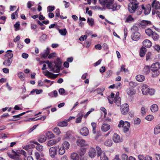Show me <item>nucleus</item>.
I'll return each instance as SVG.
<instances>
[{"instance_id":"obj_40","label":"nucleus","mask_w":160,"mask_h":160,"mask_svg":"<svg viewBox=\"0 0 160 160\" xmlns=\"http://www.w3.org/2000/svg\"><path fill=\"white\" fill-rule=\"evenodd\" d=\"M141 160H152V157L149 156H147L145 157L141 155Z\"/></svg>"},{"instance_id":"obj_41","label":"nucleus","mask_w":160,"mask_h":160,"mask_svg":"<svg viewBox=\"0 0 160 160\" xmlns=\"http://www.w3.org/2000/svg\"><path fill=\"white\" fill-rule=\"evenodd\" d=\"M65 152V149L62 146H61L59 148L58 154L60 155H63Z\"/></svg>"},{"instance_id":"obj_13","label":"nucleus","mask_w":160,"mask_h":160,"mask_svg":"<svg viewBox=\"0 0 160 160\" xmlns=\"http://www.w3.org/2000/svg\"><path fill=\"white\" fill-rule=\"evenodd\" d=\"M60 140V138H58L57 139H53L49 140L48 142L47 143V145L48 146H51L53 145L56 144L58 142H59Z\"/></svg>"},{"instance_id":"obj_56","label":"nucleus","mask_w":160,"mask_h":160,"mask_svg":"<svg viewBox=\"0 0 160 160\" xmlns=\"http://www.w3.org/2000/svg\"><path fill=\"white\" fill-rule=\"evenodd\" d=\"M155 90V89L152 88H149V90L148 91V94L151 95H153L154 94Z\"/></svg>"},{"instance_id":"obj_43","label":"nucleus","mask_w":160,"mask_h":160,"mask_svg":"<svg viewBox=\"0 0 160 160\" xmlns=\"http://www.w3.org/2000/svg\"><path fill=\"white\" fill-rule=\"evenodd\" d=\"M87 22L88 24L91 26H92L94 24V20L92 18L90 19L89 18H88Z\"/></svg>"},{"instance_id":"obj_63","label":"nucleus","mask_w":160,"mask_h":160,"mask_svg":"<svg viewBox=\"0 0 160 160\" xmlns=\"http://www.w3.org/2000/svg\"><path fill=\"white\" fill-rule=\"evenodd\" d=\"M122 160H128V157L125 154H123L122 156Z\"/></svg>"},{"instance_id":"obj_42","label":"nucleus","mask_w":160,"mask_h":160,"mask_svg":"<svg viewBox=\"0 0 160 160\" xmlns=\"http://www.w3.org/2000/svg\"><path fill=\"white\" fill-rule=\"evenodd\" d=\"M153 32L150 28L147 29L145 30L146 33L148 36H149L151 35Z\"/></svg>"},{"instance_id":"obj_23","label":"nucleus","mask_w":160,"mask_h":160,"mask_svg":"<svg viewBox=\"0 0 160 160\" xmlns=\"http://www.w3.org/2000/svg\"><path fill=\"white\" fill-rule=\"evenodd\" d=\"M49 53V49L48 48H47V49L45 50V52L41 54V56L42 58H45Z\"/></svg>"},{"instance_id":"obj_26","label":"nucleus","mask_w":160,"mask_h":160,"mask_svg":"<svg viewBox=\"0 0 160 160\" xmlns=\"http://www.w3.org/2000/svg\"><path fill=\"white\" fill-rule=\"evenodd\" d=\"M10 52L7 53L5 55V57L7 58L8 59L12 60V59L13 56V54L12 53V51L11 50H9L7 51V52Z\"/></svg>"},{"instance_id":"obj_51","label":"nucleus","mask_w":160,"mask_h":160,"mask_svg":"<svg viewBox=\"0 0 160 160\" xmlns=\"http://www.w3.org/2000/svg\"><path fill=\"white\" fill-rule=\"evenodd\" d=\"M91 125L92 127V132L94 134L96 133V124L95 122H92L91 123Z\"/></svg>"},{"instance_id":"obj_18","label":"nucleus","mask_w":160,"mask_h":160,"mask_svg":"<svg viewBox=\"0 0 160 160\" xmlns=\"http://www.w3.org/2000/svg\"><path fill=\"white\" fill-rule=\"evenodd\" d=\"M80 133L82 135L86 136L88 135L89 131L87 128L84 127L81 129Z\"/></svg>"},{"instance_id":"obj_39","label":"nucleus","mask_w":160,"mask_h":160,"mask_svg":"<svg viewBox=\"0 0 160 160\" xmlns=\"http://www.w3.org/2000/svg\"><path fill=\"white\" fill-rule=\"evenodd\" d=\"M47 38V36L45 34H43L40 37L39 40L40 42H42L45 41Z\"/></svg>"},{"instance_id":"obj_17","label":"nucleus","mask_w":160,"mask_h":160,"mask_svg":"<svg viewBox=\"0 0 160 160\" xmlns=\"http://www.w3.org/2000/svg\"><path fill=\"white\" fill-rule=\"evenodd\" d=\"M143 45L147 48H150L152 46V43L148 39L145 40L142 42Z\"/></svg>"},{"instance_id":"obj_8","label":"nucleus","mask_w":160,"mask_h":160,"mask_svg":"<svg viewBox=\"0 0 160 160\" xmlns=\"http://www.w3.org/2000/svg\"><path fill=\"white\" fill-rule=\"evenodd\" d=\"M141 89L142 94L143 95H147L149 90V86L148 85L144 83L141 84Z\"/></svg>"},{"instance_id":"obj_6","label":"nucleus","mask_w":160,"mask_h":160,"mask_svg":"<svg viewBox=\"0 0 160 160\" xmlns=\"http://www.w3.org/2000/svg\"><path fill=\"white\" fill-rule=\"evenodd\" d=\"M152 15H155L157 12L160 9V4L159 2L154 0L152 4Z\"/></svg>"},{"instance_id":"obj_33","label":"nucleus","mask_w":160,"mask_h":160,"mask_svg":"<svg viewBox=\"0 0 160 160\" xmlns=\"http://www.w3.org/2000/svg\"><path fill=\"white\" fill-rule=\"evenodd\" d=\"M15 154L12 156V158L14 159V160H22L19 155L17 154L15 152Z\"/></svg>"},{"instance_id":"obj_31","label":"nucleus","mask_w":160,"mask_h":160,"mask_svg":"<svg viewBox=\"0 0 160 160\" xmlns=\"http://www.w3.org/2000/svg\"><path fill=\"white\" fill-rule=\"evenodd\" d=\"M160 133V124L157 125L154 128V133L157 134Z\"/></svg>"},{"instance_id":"obj_53","label":"nucleus","mask_w":160,"mask_h":160,"mask_svg":"<svg viewBox=\"0 0 160 160\" xmlns=\"http://www.w3.org/2000/svg\"><path fill=\"white\" fill-rule=\"evenodd\" d=\"M141 113L142 115H144L146 113L147 109L144 106H142L141 109Z\"/></svg>"},{"instance_id":"obj_3","label":"nucleus","mask_w":160,"mask_h":160,"mask_svg":"<svg viewBox=\"0 0 160 160\" xmlns=\"http://www.w3.org/2000/svg\"><path fill=\"white\" fill-rule=\"evenodd\" d=\"M130 3L128 6V10L131 13H134L138 7L139 3L136 0H129Z\"/></svg>"},{"instance_id":"obj_1","label":"nucleus","mask_w":160,"mask_h":160,"mask_svg":"<svg viewBox=\"0 0 160 160\" xmlns=\"http://www.w3.org/2000/svg\"><path fill=\"white\" fill-rule=\"evenodd\" d=\"M105 4L107 8L111 9L113 11L118 10L121 7L119 4L114 2V0H106Z\"/></svg>"},{"instance_id":"obj_58","label":"nucleus","mask_w":160,"mask_h":160,"mask_svg":"<svg viewBox=\"0 0 160 160\" xmlns=\"http://www.w3.org/2000/svg\"><path fill=\"white\" fill-rule=\"evenodd\" d=\"M53 132L56 133V134L58 135H59L61 133L59 128L58 127H56L54 128Z\"/></svg>"},{"instance_id":"obj_36","label":"nucleus","mask_w":160,"mask_h":160,"mask_svg":"<svg viewBox=\"0 0 160 160\" xmlns=\"http://www.w3.org/2000/svg\"><path fill=\"white\" fill-rule=\"evenodd\" d=\"M104 145L110 147L112 145V142L111 139H108L104 142Z\"/></svg>"},{"instance_id":"obj_54","label":"nucleus","mask_w":160,"mask_h":160,"mask_svg":"<svg viewBox=\"0 0 160 160\" xmlns=\"http://www.w3.org/2000/svg\"><path fill=\"white\" fill-rule=\"evenodd\" d=\"M99 17L101 18H102V19H105V21L107 22L108 23H109V24H110L112 25H114V24L112 22H110L107 19H106V18H105V17L102 16V15H100L99 16Z\"/></svg>"},{"instance_id":"obj_10","label":"nucleus","mask_w":160,"mask_h":160,"mask_svg":"<svg viewBox=\"0 0 160 160\" xmlns=\"http://www.w3.org/2000/svg\"><path fill=\"white\" fill-rule=\"evenodd\" d=\"M141 8L143 10L145 14L148 15L150 13L151 10V6L150 4L148 5L146 7H145L144 5L142 4L141 6Z\"/></svg>"},{"instance_id":"obj_38","label":"nucleus","mask_w":160,"mask_h":160,"mask_svg":"<svg viewBox=\"0 0 160 160\" xmlns=\"http://www.w3.org/2000/svg\"><path fill=\"white\" fill-rule=\"evenodd\" d=\"M146 51L147 49L143 47L141 48V57H143L146 54Z\"/></svg>"},{"instance_id":"obj_60","label":"nucleus","mask_w":160,"mask_h":160,"mask_svg":"<svg viewBox=\"0 0 160 160\" xmlns=\"http://www.w3.org/2000/svg\"><path fill=\"white\" fill-rule=\"evenodd\" d=\"M100 158L101 160H108V158L106 156L105 153L100 157Z\"/></svg>"},{"instance_id":"obj_22","label":"nucleus","mask_w":160,"mask_h":160,"mask_svg":"<svg viewBox=\"0 0 160 160\" xmlns=\"http://www.w3.org/2000/svg\"><path fill=\"white\" fill-rule=\"evenodd\" d=\"M71 158L73 160H79V155L76 153H72L71 155Z\"/></svg>"},{"instance_id":"obj_2","label":"nucleus","mask_w":160,"mask_h":160,"mask_svg":"<svg viewBox=\"0 0 160 160\" xmlns=\"http://www.w3.org/2000/svg\"><path fill=\"white\" fill-rule=\"evenodd\" d=\"M140 28V26L138 24H136L134 25L132 28V30H134L135 32L132 35V38L133 40L137 41L140 37V33L138 32Z\"/></svg>"},{"instance_id":"obj_7","label":"nucleus","mask_w":160,"mask_h":160,"mask_svg":"<svg viewBox=\"0 0 160 160\" xmlns=\"http://www.w3.org/2000/svg\"><path fill=\"white\" fill-rule=\"evenodd\" d=\"M120 111L122 114L124 115L126 114L129 111L128 105L127 103L122 104L120 106Z\"/></svg>"},{"instance_id":"obj_44","label":"nucleus","mask_w":160,"mask_h":160,"mask_svg":"<svg viewBox=\"0 0 160 160\" xmlns=\"http://www.w3.org/2000/svg\"><path fill=\"white\" fill-rule=\"evenodd\" d=\"M59 32L60 34L63 36H65L66 34L67 31L66 29L64 28L63 29H58Z\"/></svg>"},{"instance_id":"obj_19","label":"nucleus","mask_w":160,"mask_h":160,"mask_svg":"<svg viewBox=\"0 0 160 160\" xmlns=\"http://www.w3.org/2000/svg\"><path fill=\"white\" fill-rule=\"evenodd\" d=\"M86 142L83 139H78L77 141V144L78 146L79 147H83L85 145Z\"/></svg>"},{"instance_id":"obj_5","label":"nucleus","mask_w":160,"mask_h":160,"mask_svg":"<svg viewBox=\"0 0 160 160\" xmlns=\"http://www.w3.org/2000/svg\"><path fill=\"white\" fill-rule=\"evenodd\" d=\"M130 126V123L128 121L124 122L123 120H120L118 125L119 128H121L122 126L124 132H126L129 131Z\"/></svg>"},{"instance_id":"obj_46","label":"nucleus","mask_w":160,"mask_h":160,"mask_svg":"<svg viewBox=\"0 0 160 160\" xmlns=\"http://www.w3.org/2000/svg\"><path fill=\"white\" fill-rule=\"evenodd\" d=\"M35 157H36V159L38 158V157H43L44 156L43 154L42 153V152H36L35 153Z\"/></svg>"},{"instance_id":"obj_52","label":"nucleus","mask_w":160,"mask_h":160,"mask_svg":"<svg viewBox=\"0 0 160 160\" xmlns=\"http://www.w3.org/2000/svg\"><path fill=\"white\" fill-rule=\"evenodd\" d=\"M36 118H32V121H35L38 120H42L43 121H44L46 118V117L45 116H42L40 118H38L37 119H36Z\"/></svg>"},{"instance_id":"obj_25","label":"nucleus","mask_w":160,"mask_h":160,"mask_svg":"<svg viewBox=\"0 0 160 160\" xmlns=\"http://www.w3.org/2000/svg\"><path fill=\"white\" fill-rule=\"evenodd\" d=\"M121 100L120 98L114 97L113 102L115 103L117 106H119L121 104Z\"/></svg>"},{"instance_id":"obj_64","label":"nucleus","mask_w":160,"mask_h":160,"mask_svg":"<svg viewBox=\"0 0 160 160\" xmlns=\"http://www.w3.org/2000/svg\"><path fill=\"white\" fill-rule=\"evenodd\" d=\"M15 15L18 16V10L12 14L11 18L12 19H14L15 18Z\"/></svg>"},{"instance_id":"obj_21","label":"nucleus","mask_w":160,"mask_h":160,"mask_svg":"<svg viewBox=\"0 0 160 160\" xmlns=\"http://www.w3.org/2000/svg\"><path fill=\"white\" fill-rule=\"evenodd\" d=\"M110 128V126L108 124H103L102 127V130L104 132L108 130Z\"/></svg>"},{"instance_id":"obj_49","label":"nucleus","mask_w":160,"mask_h":160,"mask_svg":"<svg viewBox=\"0 0 160 160\" xmlns=\"http://www.w3.org/2000/svg\"><path fill=\"white\" fill-rule=\"evenodd\" d=\"M152 76L153 77H156L158 76L160 73V72L159 70H157L155 71H152Z\"/></svg>"},{"instance_id":"obj_32","label":"nucleus","mask_w":160,"mask_h":160,"mask_svg":"<svg viewBox=\"0 0 160 160\" xmlns=\"http://www.w3.org/2000/svg\"><path fill=\"white\" fill-rule=\"evenodd\" d=\"M152 38L154 41H157L159 38V36L155 32H153L151 35Z\"/></svg>"},{"instance_id":"obj_57","label":"nucleus","mask_w":160,"mask_h":160,"mask_svg":"<svg viewBox=\"0 0 160 160\" xmlns=\"http://www.w3.org/2000/svg\"><path fill=\"white\" fill-rule=\"evenodd\" d=\"M36 148L37 150L40 151H42L43 149V147L42 145H40V144L37 145Z\"/></svg>"},{"instance_id":"obj_16","label":"nucleus","mask_w":160,"mask_h":160,"mask_svg":"<svg viewBox=\"0 0 160 160\" xmlns=\"http://www.w3.org/2000/svg\"><path fill=\"white\" fill-rule=\"evenodd\" d=\"M28 112L29 111H28L26 112H23L18 115L13 116L12 117H13V118L10 119L9 121H12L18 120L19 119V118H20V116L24 115L25 113Z\"/></svg>"},{"instance_id":"obj_14","label":"nucleus","mask_w":160,"mask_h":160,"mask_svg":"<svg viewBox=\"0 0 160 160\" xmlns=\"http://www.w3.org/2000/svg\"><path fill=\"white\" fill-rule=\"evenodd\" d=\"M88 155L89 156L92 158L95 157L97 155L95 149L93 148H91L88 152Z\"/></svg>"},{"instance_id":"obj_11","label":"nucleus","mask_w":160,"mask_h":160,"mask_svg":"<svg viewBox=\"0 0 160 160\" xmlns=\"http://www.w3.org/2000/svg\"><path fill=\"white\" fill-rule=\"evenodd\" d=\"M151 70L152 71H155L159 70L160 68V65L158 62L152 64L151 66Z\"/></svg>"},{"instance_id":"obj_29","label":"nucleus","mask_w":160,"mask_h":160,"mask_svg":"<svg viewBox=\"0 0 160 160\" xmlns=\"http://www.w3.org/2000/svg\"><path fill=\"white\" fill-rule=\"evenodd\" d=\"M12 60H10L9 59L6 60L3 62V64L6 67L10 66L12 63Z\"/></svg>"},{"instance_id":"obj_28","label":"nucleus","mask_w":160,"mask_h":160,"mask_svg":"<svg viewBox=\"0 0 160 160\" xmlns=\"http://www.w3.org/2000/svg\"><path fill=\"white\" fill-rule=\"evenodd\" d=\"M127 92L130 96L133 95L135 93V92L132 88H128L127 89Z\"/></svg>"},{"instance_id":"obj_20","label":"nucleus","mask_w":160,"mask_h":160,"mask_svg":"<svg viewBox=\"0 0 160 160\" xmlns=\"http://www.w3.org/2000/svg\"><path fill=\"white\" fill-rule=\"evenodd\" d=\"M96 149L97 150V157H100L105 153L104 151H102L101 148L98 146H97Z\"/></svg>"},{"instance_id":"obj_30","label":"nucleus","mask_w":160,"mask_h":160,"mask_svg":"<svg viewBox=\"0 0 160 160\" xmlns=\"http://www.w3.org/2000/svg\"><path fill=\"white\" fill-rule=\"evenodd\" d=\"M78 117L76 118V122L78 123L81 122L83 116V114L82 113H80L78 114Z\"/></svg>"},{"instance_id":"obj_61","label":"nucleus","mask_w":160,"mask_h":160,"mask_svg":"<svg viewBox=\"0 0 160 160\" xmlns=\"http://www.w3.org/2000/svg\"><path fill=\"white\" fill-rule=\"evenodd\" d=\"M55 8L54 6H48L47 8V11L48 12H51L53 11L54 9Z\"/></svg>"},{"instance_id":"obj_27","label":"nucleus","mask_w":160,"mask_h":160,"mask_svg":"<svg viewBox=\"0 0 160 160\" xmlns=\"http://www.w3.org/2000/svg\"><path fill=\"white\" fill-rule=\"evenodd\" d=\"M114 96V94L112 93L110 96H108V99L109 103L112 104L113 103V98Z\"/></svg>"},{"instance_id":"obj_62","label":"nucleus","mask_w":160,"mask_h":160,"mask_svg":"<svg viewBox=\"0 0 160 160\" xmlns=\"http://www.w3.org/2000/svg\"><path fill=\"white\" fill-rule=\"evenodd\" d=\"M59 93L61 95H64V93L65 92V90L63 88H60L58 90Z\"/></svg>"},{"instance_id":"obj_24","label":"nucleus","mask_w":160,"mask_h":160,"mask_svg":"<svg viewBox=\"0 0 160 160\" xmlns=\"http://www.w3.org/2000/svg\"><path fill=\"white\" fill-rule=\"evenodd\" d=\"M158 105L156 104L152 105L150 107V110L152 112H157L158 110Z\"/></svg>"},{"instance_id":"obj_55","label":"nucleus","mask_w":160,"mask_h":160,"mask_svg":"<svg viewBox=\"0 0 160 160\" xmlns=\"http://www.w3.org/2000/svg\"><path fill=\"white\" fill-rule=\"evenodd\" d=\"M153 116L152 115H149L145 118V119L148 121H151L153 119Z\"/></svg>"},{"instance_id":"obj_45","label":"nucleus","mask_w":160,"mask_h":160,"mask_svg":"<svg viewBox=\"0 0 160 160\" xmlns=\"http://www.w3.org/2000/svg\"><path fill=\"white\" fill-rule=\"evenodd\" d=\"M18 76L19 78L22 80L24 81L25 79H24V75L23 73L22 72H20L18 73Z\"/></svg>"},{"instance_id":"obj_48","label":"nucleus","mask_w":160,"mask_h":160,"mask_svg":"<svg viewBox=\"0 0 160 160\" xmlns=\"http://www.w3.org/2000/svg\"><path fill=\"white\" fill-rule=\"evenodd\" d=\"M46 140V138L44 136H42L38 139V141L41 143L44 142Z\"/></svg>"},{"instance_id":"obj_34","label":"nucleus","mask_w":160,"mask_h":160,"mask_svg":"<svg viewBox=\"0 0 160 160\" xmlns=\"http://www.w3.org/2000/svg\"><path fill=\"white\" fill-rule=\"evenodd\" d=\"M61 146L63 147L65 149H68L69 148L70 144L68 142L65 141L63 143Z\"/></svg>"},{"instance_id":"obj_15","label":"nucleus","mask_w":160,"mask_h":160,"mask_svg":"<svg viewBox=\"0 0 160 160\" xmlns=\"http://www.w3.org/2000/svg\"><path fill=\"white\" fill-rule=\"evenodd\" d=\"M112 140L115 143H118L121 141L120 136L116 133L114 134L112 137Z\"/></svg>"},{"instance_id":"obj_12","label":"nucleus","mask_w":160,"mask_h":160,"mask_svg":"<svg viewBox=\"0 0 160 160\" xmlns=\"http://www.w3.org/2000/svg\"><path fill=\"white\" fill-rule=\"evenodd\" d=\"M151 22L149 21L142 20L141 21V27L145 28L146 27L151 25Z\"/></svg>"},{"instance_id":"obj_4","label":"nucleus","mask_w":160,"mask_h":160,"mask_svg":"<svg viewBox=\"0 0 160 160\" xmlns=\"http://www.w3.org/2000/svg\"><path fill=\"white\" fill-rule=\"evenodd\" d=\"M62 63V62L60 58H58L54 62V65H53L51 71L54 72H59Z\"/></svg>"},{"instance_id":"obj_47","label":"nucleus","mask_w":160,"mask_h":160,"mask_svg":"<svg viewBox=\"0 0 160 160\" xmlns=\"http://www.w3.org/2000/svg\"><path fill=\"white\" fill-rule=\"evenodd\" d=\"M46 136L48 138H51L54 137V135L51 132H48L46 133Z\"/></svg>"},{"instance_id":"obj_35","label":"nucleus","mask_w":160,"mask_h":160,"mask_svg":"<svg viewBox=\"0 0 160 160\" xmlns=\"http://www.w3.org/2000/svg\"><path fill=\"white\" fill-rule=\"evenodd\" d=\"M68 123L67 121H62L58 122V126L60 127H65L67 126Z\"/></svg>"},{"instance_id":"obj_37","label":"nucleus","mask_w":160,"mask_h":160,"mask_svg":"<svg viewBox=\"0 0 160 160\" xmlns=\"http://www.w3.org/2000/svg\"><path fill=\"white\" fill-rule=\"evenodd\" d=\"M150 71V67L149 66H145L144 67L142 71L144 73L147 74L149 73Z\"/></svg>"},{"instance_id":"obj_59","label":"nucleus","mask_w":160,"mask_h":160,"mask_svg":"<svg viewBox=\"0 0 160 160\" xmlns=\"http://www.w3.org/2000/svg\"><path fill=\"white\" fill-rule=\"evenodd\" d=\"M122 71L125 72H128V69L125 68V65H122L121 66V71L122 72Z\"/></svg>"},{"instance_id":"obj_50","label":"nucleus","mask_w":160,"mask_h":160,"mask_svg":"<svg viewBox=\"0 0 160 160\" xmlns=\"http://www.w3.org/2000/svg\"><path fill=\"white\" fill-rule=\"evenodd\" d=\"M20 26V22H17L14 25V27L15 28V31H17L20 29L19 27Z\"/></svg>"},{"instance_id":"obj_9","label":"nucleus","mask_w":160,"mask_h":160,"mask_svg":"<svg viewBox=\"0 0 160 160\" xmlns=\"http://www.w3.org/2000/svg\"><path fill=\"white\" fill-rule=\"evenodd\" d=\"M50 155L52 158L55 157L57 154V147H51L49 149Z\"/></svg>"}]
</instances>
